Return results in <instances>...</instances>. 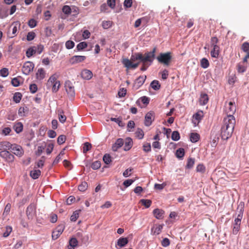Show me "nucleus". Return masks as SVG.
Masks as SVG:
<instances>
[{
	"instance_id": "55",
	"label": "nucleus",
	"mask_w": 249,
	"mask_h": 249,
	"mask_svg": "<svg viewBox=\"0 0 249 249\" xmlns=\"http://www.w3.org/2000/svg\"><path fill=\"white\" fill-rule=\"evenodd\" d=\"M62 11L64 14L68 15L71 13V10L69 6L65 5L62 8Z\"/></svg>"
},
{
	"instance_id": "3",
	"label": "nucleus",
	"mask_w": 249,
	"mask_h": 249,
	"mask_svg": "<svg viewBox=\"0 0 249 249\" xmlns=\"http://www.w3.org/2000/svg\"><path fill=\"white\" fill-rule=\"evenodd\" d=\"M156 51V48H154L152 51L145 53L143 55L142 54L141 62L143 64H147V62H150L151 64L154 59Z\"/></svg>"
},
{
	"instance_id": "46",
	"label": "nucleus",
	"mask_w": 249,
	"mask_h": 249,
	"mask_svg": "<svg viewBox=\"0 0 249 249\" xmlns=\"http://www.w3.org/2000/svg\"><path fill=\"white\" fill-rule=\"evenodd\" d=\"M136 137L139 139H142L144 136V133L142 129L138 128L135 132Z\"/></svg>"
},
{
	"instance_id": "35",
	"label": "nucleus",
	"mask_w": 249,
	"mask_h": 249,
	"mask_svg": "<svg viewBox=\"0 0 249 249\" xmlns=\"http://www.w3.org/2000/svg\"><path fill=\"white\" fill-rule=\"evenodd\" d=\"M151 87L154 90H159L160 88V85L158 80H154L150 84Z\"/></svg>"
},
{
	"instance_id": "53",
	"label": "nucleus",
	"mask_w": 249,
	"mask_h": 249,
	"mask_svg": "<svg viewBox=\"0 0 249 249\" xmlns=\"http://www.w3.org/2000/svg\"><path fill=\"white\" fill-rule=\"evenodd\" d=\"M88 44L86 42H82L77 44L76 48L78 51H81L86 48Z\"/></svg>"
},
{
	"instance_id": "30",
	"label": "nucleus",
	"mask_w": 249,
	"mask_h": 249,
	"mask_svg": "<svg viewBox=\"0 0 249 249\" xmlns=\"http://www.w3.org/2000/svg\"><path fill=\"white\" fill-rule=\"evenodd\" d=\"M58 114L59 121L62 123L65 122L66 120V116L64 114L63 110L62 109H58Z\"/></svg>"
},
{
	"instance_id": "56",
	"label": "nucleus",
	"mask_w": 249,
	"mask_h": 249,
	"mask_svg": "<svg viewBox=\"0 0 249 249\" xmlns=\"http://www.w3.org/2000/svg\"><path fill=\"white\" fill-rule=\"evenodd\" d=\"M103 160L104 162L107 164L110 163L111 161V158L109 154H105L103 157Z\"/></svg>"
},
{
	"instance_id": "51",
	"label": "nucleus",
	"mask_w": 249,
	"mask_h": 249,
	"mask_svg": "<svg viewBox=\"0 0 249 249\" xmlns=\"http://www.w3.org/2000/svg\"><path fill=\"white\" fill-rule=\"evenodd\" d=\"M219 42L218 39L216 36H213L211 38V47L219 46L217 44Z\"/></svg>"
},
{
	"instance_id": "31",
	"label": "nucleus",
	"mask_w": 249,
	"mask_h": 249,
	"mask_svg": "<svg viewBox=\"0 0 249 249\" xmlns=\"http://www.w3.org/2000/svg\"><path fill=\"white\" fill-rule=\"evenodd\" d=\"M28 112V108L27 107H21L18 109V114L21 117L26 116Z\"/></svg>"
},
{
	"instance_id": "63",
	"label": "nucleus",
	"mask_w": 249,
	"mask_h": 249,
	"mask_svg": "<svg viewBox=\"0 0 249 249\" xmlns=\"http://www.w3.org/2000/svg\"><path fill=\"white\" fill-rule=\"evenodd\" d=\"M126 94V89L124 88H121L120 89L118 92V95L119 97H123L125 96Z\"/></svg>"
},
{
	"instance_id": "49",
	"label": "nucleus",
	"mask_w": 249,
	"mask_h": 249,
	"mask_svg": "<svg viewBox=\"0 0 249 249\" xmlns=\"http://www.w3.org/2000/svg\"><path fill=\"white\" fill-rule=\"evenodd\" d=\"M92 146L91 144L88 142H86L84 143V146L83 147V153H87L88 151H89L91 148Z\"/></svg>"
},
{
	"instance_id": "43",
	"label": "nucleus",
	"mask_w": 249,
	"mask_h": 249,
	"mask_svg": "<svg viewBox=\"0 0 249 249\" xmlns=\"http://www.w3.org/2000/svg\"><path fill=\"white\" fill-rule=\"evenodd\" d=\"M2 143L3 144V150H7L11 149L13 145L11 144L8 142L4 141L2 142Z\"/></svg>"
},
{
	"instance_id": "16",
	"label": "nucleus",
	"mask_w": 249,
	"mask_h": 249,
	"mask_svg": "<svg viewBox=\"0 0 249 249\" xmlns=\"http://www.w3.org/2000/svg\"><path fill=\"white\" fill-rule=\"evenodd\" d=\"M163 224H156L151 228V234L153 235L160 234L163 229Z\"/></svg>"
},
{
	"instance_id": "12",
	"label": "nucleus",
	"mask_w": 249,
	"mask_h": 249,
	"mask_svg": "<svg viewBox=\"0 0 249 249\" xmlns=\"http://www.w3.org/2000/svg\"><path fill=\"white\" fill-rule=\"evenodd\" d=\"M146 78V76L145 75L140 76L135 80L133 84V88L135 89H139L143 84Z\"/></svg>"
},
{
	"instance_id": "11",
	"label": "nucleus",
	"mask_w": 249,
	"mask_h": 249,
	"mask_svg": "<svg viewBox=\"0 0 249 249\" xmlns=\"http://www.w3.org/2000/svg\"><path fill=\"white\" fill-rule=\"evenodd\" d=\"M65 229V226L64 225H58L55 229L53 231L52 233V238L53 240L57 239L60 235L62 234L64 230Z\"/></svg>"
},
{
	"instance_id": "38",
	"label": "nucleus",
	"mask_w": 249,
	"mask_h": 249,
	"mask_svg": "<svg viewBox=\"0 0 249 249\" xmlns=\"http://www.w3.org/2000/svg\"><path fill=\"white\" fill-rule=\"evenodd\" d=\"M184 149L182 148H180L176 151V155L178 158H182L184 156Z\"/></svg>"
},
{
	"instance_id": "45",
	"label": "nucleus",
	"mask_w": 249,
	"mask_h": 249,
	"mask_svg": "<svg viewBox=\"0 0 249 249\" xmlns=\"http://www.w3.org/2000/svg\"><path fill=\"white\" fill-rule=\"evenodd\" d=\"M195 164V159L194 158H190L188 159L186 167L188 169L192 168Z\"/></svg>"
},
{
	"instance_id": "64",
	"label": "nucleus",
	"mask_w": 249,
	"mask_h": 249,
	"mask_svg": "<svg viewBox=\"0 0 249 249\" xmlns=\"http://www.w3.org/2000/svg\"><path fill=\"white\" fill-rule=\"evenodd\" d=\"M242 50L245 52H247L249 51V43L247 42H244L241 47Z\"/></svg>"
},
{
	"instance_id": "17",
	"label": "nucleus",
	"mask_w": 249,
	"mask_h": 249,
	"mask_svg": "<svg viewBox=\"0 0 249 249\" xmlns=\"http://www.w3.org/2000/svg\"><path fill=\"white\" fill-rule=\"evenodd\" d=\"M11 149L13 151V153L17 156L21 157L24 154L22 147L18 145H13Z\"/></svg>"
},
{
	"instance_id": "27",
	"label": "nucleus",
	"mask_w": 249,
	"mask_h": 249,
	"mask_svg": "<svg viewBox=\"0 0 249 249\" xmlns=\"http://www.w3.org/2000/svg\"><path fill=\"white\" fill-rule=\"evenodd\" d=\"M153 214L156 218L160 219L163 217L164 211L159 209H156L153 211Z\"/></svg>"
},
{
	"instance_id": "32",
	"label": "nucleus",
	"mask_w": 249,
	"mask_h": 249,
	"mask_svg": "<svg viewBox=\"0 0 249 249\" xmlns=\"http://www.w3.org/2000/svg\"><path fill=\"white\" fill-rule=\"evenodd\" d=\"M78 241L75 238H72L69 241V249H74V248L77 246Z\"/></svg>"
},
{
	"instance_id": "24",
	"label": "nucleus",
	"mask_w": 249,
	"mask_h": 249,
	"mask_svg": "<svg viewBox=\"0 0 249 249\" xmlns=\"http://www.w3.org/2000/svg\"><path fill=\"white\" fill-rule=\"evenodd\" d=\"M124 151H128L131 149L133 145L132 140L130 138H127L124 142Z\"/></svg>"
},
{
	"instance_id": "36",
	"label": "nucleus",
	"mask_w": 249,
	"mask_h": 249,
	"mask_svg": "<svg viewBox=\"0 0 249 249\" xmlns=\"http://www.w3.org/2000/svg\"><path fill=\"white\" fill-rule=\"evenodd\" d=\"M22 95L21 93L17 92L14 94L13 100L16 103H18L20 102Z\"/></svg>"
},
{
	"instance_id": "10",
	"label": "nucleus",
	"mask_w": 249,
	"mask_h": 249,
	"mask_svg": "<svg viewBox=\"0 0 249 249\" xmlns=\"http://www.w3.org/2000/svg\"><path fill=\"white\" fill-rule=\"evenodd\" d=\"M26 214L29 219H33L36 215V208L34 205L31 204L26 209Z\"/></svg>"
},
{
	"instance_id": "13",
	"label": "nucleus",
	"mask_w": 249,
	"mask_h": 249,
	"mask_svg": "<svg viewBox=\"0 0 249 249\" xmlns=\"http://www.w3.org/2000/svg\"><path fill=\"white\" fill-rule=\"evenodd\" d=\"M154 120V113L153 111L148 112L145 116L144 124L149 126Z\"/></svg>"
},
{
	"instance_id": "9",
	"label": "nucleus",
	"mask_w": 249,
	"mask_h": 249,
	"mask_svg": "<svg viewBox=\"0 0 249 249\" xmlns=\"http://www.w3.org/2000/svg\"><path fill=\"white\" fill-rule=\"evenodd\" d=\"M0 156L8 162H12L14 160V156L7 150H2L0 152Z\"/></svg>"
},
{
	"instance_id": "26",
	"label": "nucleus",
	"mask_w": 249,
	"mask_h": 249,
	"mask_svg": "<svg viewBox=\"0 0 249 249\" xmlns=\"http://www.w3.org/2000/svg\"><path fill=\"white\" fill-rule=\"evenodd\" d=\"M209 101V97L207 94L206 93H202L200 95V97L199 98V104L201 105H206Z\"/></svg>"
},
{
	"instance_id": "20",
	"label": "nucleus",
	"mask_w": 249,
	"mask_h": 249,
	"mask_svg": "<svg viewBox=\"0 0 249 249\" xmlns=\"http://www.w3.org/2000/svg\"><path fill=\"white\" fill-rule=\"evenodd\" d=\"M124 144V141L123 139H118L115 143L112 146V149L113 151H117L119 148L121 147Z\"/></svg>"
},
{
	"instance_id": "54",
	"label": "nucleus",
	"mask_w": 249,
	"mask_h": 249,
	"mask_svg": "<svg viewBox=\"0 0 249 249\" xmlns=\"http://www.w3.org/2000/svg\"><path fill=\"white\" fill-rule=\"evenodd\" d=\"M66 140V137L64 135H60L57 138V143L59 144H62L64 143Z\"/></svg>"
},
{
	"instance_id": "47",
	"label": "nucleus",
	"mask_w": 249,
	"mask_h": 249,
	"mask_svg": "<svg viewBox=\"0 0 249 249\" xmlns=\"http://www.w3.org/2000/svg\"><path fill=\"white\" fill-rule=\"evenodd\" d=\"M140 202L146 208H149L151 206V205L152 204V201L150 200H149V199H141L140 200Z\"/></svg>"
},
{
	"instance_id": "1",
	"label": "nucleus",
	"mask_w": 249,
	"mask_h": 249,
	"mask_svg": "<svg viewBox=\"0 0 249 249\" xmlns=\"http://www.w3.org/2000/svg\"><path fill=\"white\" fill-rule=\"evenodd\" d=\"M243 208L241 207L240 209L237 217L234 219V222L233 223L232 233L233 234H237L238 232L240 230L241 220L243 217Z\"/></svg>"
},
{
	"instance_id": "8",
	"label": "nucleus",
	"mask_w": 249,
	"mask_h": 249,
	"mask_svg": "<svg viewBox=\"0 0 249 249\" xmlns=\"http://www.w3.org/2000/svg\"><path fill=\"white\" fill-rule=\"evenodd\" d=\"M223 123V125L234 128L235 119L233 116L227 115V117L224 118Z\"/></svg>"
},
{
	"instance_id": "18",
	"label": "nucleus",
	"mask_w": 249,
	"mask_h": 249,
	"mask_svg": "<svg viewBox=\"0 0 249 249\" xmlns=\"http://www.w3.org/2000/svg\"><path fill=\"white\" fill-rule=\"evenodd\" d=\"M86 58L85 56L74 55L70 59V62L71 64H74L84 61Z\"/></svg>"
},
{
	"instance_id": "37",
	"label": "nucleus",
	"mask_w": 249,
	"mask_h": 249,
	"mask_svg": "<svg viewBox=\"0 0 249 249\" xmlns=\"http://www.w3.org/2000/svg\"><path fill=\"white\" fill-rule=\"evenodd\" d=\"M201 67L204 69H206L209 66V62L207 59L203 58L200 61Z\"/></svg>"
},
{
	"instance_id": "57",
	"label": "nucleus",
	"mask_w": 249,
	"mask_h": 249,
	"mask_svg": "<svg viewBox=\"0 0 249 249\" xmlns=\"http://www.w3.org/2000/svg\"><path fill=\"white\" fill-rule=\"evenodd\" d=\"M0 75L2 77H6L9 74L8 69L6 68H3L0 70Z\"/></svg>"
},
{
	"instance_id": "21",
	"label": "nucleus",
	"mask_w": 249,
	"mask_h": 249,
	"mask_svg": "<svg viewBox=\"0 0 249 249\" xmlns=\"http://www.w3.org/2000/svg\"><path fill=\"white\" fill-rule=\"evenodd\" d=\"M58 77V76L56 74H53L51 75L47 81V86L48 87H51L53 83L58 81L57 80Z\"/></svg>"
},
{
	"instance_id": "29",
	"label": "nucleus",
	"mask_w": 249,
	"mask_h": 249,
	"mask_svg": "<svg viewBox=\"0 0 249 249\" xmlns=\"http://www.w3.org/2000/svg\"><path fill=\"white\" fill-rule=\"evenodd\" d=\"M13 128L17 133H19L22 131L23 126L21 122H18L15 124Z\"/></svg>"
},
{
	"instance_id": "62",
	"label": "nucleus",
	"mask_w": 249,
	"mask_h": 249,
	"mask_svg": "<svg viewBox=\"0 0 249 249\" xmlns=\"http://www.w3.org/2000/svg\"><path fill=\"white\" fill-rule=\"evenodd\" d=\"M36 36V34L33 32H30L27 35V40L28 41L33 40Z\"/></svg>"
},
{
	"instance_id": "42",
	"label": "nucleus",
	"mask_w": 249,
	"mask_h": 249,
	"mask_svg": "<svg viewBox=\"0 0 249 249\" xmlns=\"http://www.w3.org/2000/svg\"><path fill=\"white\" fill-rule=\"evenodd\" d=\"M88 187V185L87 182L86 181L82 182L81 184L78 186V190L80 191L84 192L85 191Z\"/></svg>"
},
{
	"instance_id": "44",
	"label": "nucleus",
	"mask_w": 249,
	"mask_h": 249,
	"mask_svg": "<svg viewBox=\"0 0 249 249\" xmlns=\"http://www.w3.org/2000/svg\"><path fill=\"white\" fill-rule=\"evenodd\" d=\"M142 57V53H136L134 55H132L131 57V60L132 61H135L137 60H140Z\"/></svg>"
},
{
	"instance_id": "25",
	"label": "nucleus",
	"mask_w": 249,
	"mask_h": 249,
	"mask_svg": "<svg viewBox=\"0 0 249 249\" xmlns=\"http://www.w3.org/2000/svg\"><path fill=\"white\" fill-rule=\"evenodd\" d=\"M128 242L127 238L126 237H121L118 241L117 245L119 247V248H121L125 246Z\"/></svg>"
},
{
	"instance_id": "61",
	"label": "nucleus",
	"mask_w": 249,
	"mask_h": 249,
	"mask_svg": "<svg viewBox=\"0 0 249 249\" xmlns=\"http://www.w3.org/2000/svg\"><path fill=\"white\" fill-rule=\"evenodd\" d=\"M112 26V21H104L102 22V26L104 29H108Z\"/></svg>"
},
{
	"instance_id": "58",
	"label": "nucleus",
	"mask_w": 249,
	"mask_h": 249,
	"mask_svg": "<svg viewBox=\"0 0 249 249\" xmlns=\"http://www.w3.org/2000/svg\"><path fill=\"white\" fill-rule=\"evenodd\" d=\"M196 171L197 172L204 173L205 171V167L203 164H199L196 168Z\"/></svg>"
},
{
	"instance_id": "5",
	"label": "nucleus",
	"mask_w": 249,
	"mask_h": 249,
	"mask_svg": "<svg viewBox=\"0 0 249 249\" xmlns=\"http://www.w3.org/2000/svg\"><path fill=\"white\" fill-rule=\"evenodd\" d=\"M171 58L172 56L170 52L161 53L157 58L159 62L167 66L169 65Z\"/></svg>"
},
{
	"instance_id": "28",
	"label": "nucleus",
	"mask_w": 249,
	"mask_h": 249,
	"mask_svg": "<svg viewBox=\"0 0 249 249\" xmlns=\"http://www.w3.org/2000/svg\"><path fill=\"white\" fill-rule=\"evenodd\" d=\"M45 76V72L43 68L38 69L36 73V78L38 80H41L44 78Z\"/></svg>"
},
{
	"instance_id": "6",
	"label": "nucleus",
	"mask_w": 249,
	"mask_h": 249,
	"mask_svg": "<svg viewBox=\"0 0 249 249\" xmlns=\"http://www.w3.org/2000/svg\"><path fill=\"white\" fill-rule=\"evenodd\" d=\"M65 88L68 96L70 98H73L75 96L74 87L72 83L67 80L65 83Z\"/></svg>"
},
{
	"instance_id": "40",
	"label": "nucleus",
	"mask_w": 249,
	"mask_h": 249,
	"mask_svg": "<svg viewBox=\"0 0 249 249\" xmlns=\"http://www.w3.org/2000/svg\"><path fill=\"white\" fill-rule=\"evenodd\" d=\"M12 231V228L10 226H7L5 227V231L3 233L4 237H8Z\"/></svg>"
},
{
	"instance_id": "52",
	"label": "nucleus",
	"mask_w": 249,
	"mask_h": 249,
	"mask_svg": "<svg viewBox=\"0 0 249 249\" xmlns=\"http://www.w3.org/2000/svg\"><path fill=\"white\" fill-rule=\"evenodd\" d=\"M237 69L238 72L243 73L246 71V67L241 63H239L237 66Z\"/></svg>"
},
{
	"instance_id": "14",
	"label": "nucleus",
	"mask_w": 249,
	"mask_h": 249,
	"mask_svg": "<svg viewBox=\"0 0 249 249\" xmlns=\"http://www.w3.org/2000/svg\"><path fill=\"white\" fill-rule=\"evenodd\" d=\"M203 112L202 110L198 111L193 116V123L195 124H198L203 118Z\"/></svg>"
},
{
	"instance_id": "50",
	"label": "nucleus",
	"mask_w": 249,
	"mask_h": 249,
	"mask_svg": "<svg viewBox=\"0 0 249 249\" xmlns=\"http://www.w3.org/2000/svg\"><path fill=\"white\" fill-rule=\"evenodd\" d=\"M101 163L100 161L96 160L94 161L91 165V167L94 170H97L100 168Z\"/></svg>"
},
{
	"instance_id": "60",
	"label": "nucleus",
	"mask_w": 249,
	"mask_h": 249,
	"mask_svg": "<svg viewBox=\"0 0 249 249\" xmlns=\"http://www.w3.org/2000/svg\"><path fill=\"white\" fill-rule=\"evenodd\" d=\"M11 208V204L10 203H7L4 208L3 215H7L10 212Z\"/></svg>"
},
{
	"instance_id": "48",
	"label": "nucleus",
	"mask_w": 249,
	"mask_h": 249,
	"mask_svg": "<svg viewBox=\"0 0 249 249\" xmlns=\"http://www.w3.org/2000/svg\"><path fill=\"white\" fill-rule=\"evenodd\" d=\"M171 138L173 141H177L180 139V134L177 131H174L173 132L171 136Z\"/></svg>"
},
{
	"instance_id": "23",
	"label": "nucleus",
	"mask_w": 249,
	"mask_h": 249,
	"mask_svg": "<svg viewBox=\"0 0 249 249\" xmlns=\"http://www.w3.org/2000/svg\"><path fill=\"white\" fill-rule=\"evenodd\" d=\"M213 49L211 51V56L212 57L217 58L218 57L220 53V47L214 46L212 47Z\"/></svg>"
},
{
	"instance_id": "59",
	"label": "nucleus",
	"mask_w": 249,
	"mask_h": 249,
	"mask_svg": "<svg viewBox=\"0 0 249 249\" xmlns=\"http://www.w3.org/2000/svg\"><path fill=\"white\" fill-rule=\"evenodd\" d=\"M161 244L163 247H167L169 246L170 244V241L167 238H164L161 241Z\"/></svg>"
},
{
	"instance_id": "33",
	"label": "nucleus",
	"mask_w": 249,
	"mask_h": 249,
	"mask_svg": "<svg viewBox=\"0 0 249 249\" xmlns=\"http://www.w3.org/2000/svg\"><path fill=\"white\" fill-rule=\"evenodd\" d=\"M190 139L192 142H196L199 140L200 136L196 133H192L190 135Z\"/></svg>"
},
{
	"instance_id": "2",
	"label": "nucleus",
	"mask_w": 249,
	"mask_h": 249,
	"mask_svg": "<svg viewBox=\"0 0 249 249\" xmlns=\"http://www.w3.org/2000/svg\"><path fill=\"white\" fill-rule=\"evenodd\" d=\"M236 107L234 102H226L224 105V111L227 115L233 116L236 111Z\"/></svg>"
},
{
	"instance_id": "15",
	"label": "nucleus",
	"mask_w": 249,
	"mask_h": 249,
	"mask_svg": "<svg viewBox=\"0 0 249 249\" xmlns=\"http://www.w3.org/2000/svg\"><path fill=\"white\" fill-rule=\"evenodd\" d=\"M122 63L127 69H136L139 65V63H133L131 60H129L128 59H123Z\"/></svg>"
},
{
	"instance_id": "19",
	"label": "nucleus",
	"mask_w": 249,
	"mask_h": 249,
	"mask_svg": "<svg viewBox=\"0 0 249 249\" xmlns=\"http://www.w3.org/2000/svg\"><path fill=\"white\" fill-rule=\"evenodd\" d=\"M81 76L84 79L89 80L92 77L93 74L90 70L85 69L81 71Z\"/></svg>"
},
{
	"instance_id": "4",
	"label": "nucleus",
	"mask_w": 249,
	"mask_h": 249,
	"mask_svg": "<svg viewBox=\"0 0 249 249\" xmlns=\"http://www.w3.org/2000/svg\"><path fill=\"white\" fill-rule=\"evenodd\" d=\"M234 128H231V126L229 127L223 125L221 129V136L222 140H227L232 135L233 132Z\"/></svg>"
},
{
	"instance_id": "7",
	"label": "nucleus",
	"mask_w": 249,
	"mask_h": 249,
	"mask_svg": "<svg viewBox=\"0 0 249 249\" xmlns=\"http://www.w3.org/2000/svg\"><path fill=\"white\" fill-rule=\"evenodd\" d=\"M34 64L31 61H27L23 64L22 68V72L26 75H28L34 68Z\"/></svg>"
},
{
	"instance_id": "39",
	"label": "nucleus",
	"mask_w": 249,
	"mask_h": 249,
	"mask_svg": "<svg viewBox=\"0 0 249 249\" xmlns=\"http://www.w3.org/2000/svg\"><path fill=\"white\" fill-rule=\"evenodd\" d=\"M52 87V91L53 92L56 93L57 92L60 87V83L59 81L57 82H55V83H53Z\"/></svg>"
},
{
	"instance_id": "22",
	"label": "nucleus",
	"mask_w": 249,
	"mask_h": 249,
	"mask_svg": "<svg viewBox=\"0 0 249 249\" xmlns=\"http://www.w3.org/2000/svg\"><path fill=\"white\" fill-rule=\"evenodd\" d=\"M150 101L149 98L146 97V96H142L141 98H140L136 102V104L138 106H141V107H142L141 105V102L143 103L144 106L147 105Z\"/></svg>"
},
{
	"instance_id": "34",
	"label": "nucleus",
	"mask_w": 249,
	"mask_h": 249,
	"mask_svg": "<svg viewBox=\"0 0 249 249\" xmlns=\"http://www.w3.org/2000/svg\"><path fill=\"white\" fill-rule=\"evenodd\" d=\"M41 171L39 170H35L30 172V176L33 179H37L40 176Z\"/></svg>"
},
{
	"instance_id": "41",
	"label": "nucleus",
	"mask_w": 249,
	"mask_h": 249,
	"mask_svg": "<svg viewBox=\"0 0 249 249\" xmlns=\"http://www.w3.org/2000/svg\"><path fill=\"white\" fill-rule=\"evenodd\" d=\"M80 211H81V210H78V211H75V212H74L71 215V218H70L71 220V221L75 222L76 221V220L77 219V218L79 217V213Z\"/></svg>"
}]
</instances>
